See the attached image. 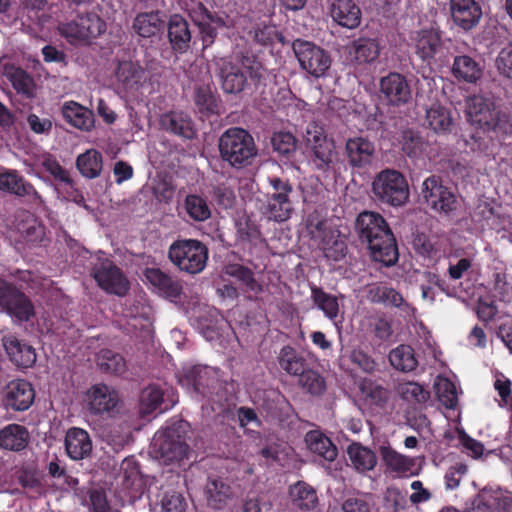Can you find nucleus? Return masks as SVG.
Here are the masks:
<instances>
[{
	"label": "nucleus",
	"mask_w": 512,
	"mask_h": 512,
	"mask_svg": "<svg viewBox=\"0 0 512 512\" xmlns=\"http://www.w3.org/2000/svg\"><path fill=\"white\" fill-rule=\"evenodd\" d=\"M65 449L72 460H82L92 451V441L84 429L70 428L65 436Z\"/></svg>",
	"instance_id": "393cba45"
},
{
	"label": "nucleus",
	"mask_w": 512,
	"mask_h": 512,
	"mask_svg": "<svg viewBox=\"0 0 512 512\" xmlns=\"http://www.w3.org/2000/svg\"><path fill=\"white\" fill-rule=\"evenodd\" d=\"M161 128H192L189 116L182 111H170L160 118Z\"/></svg>",
	"instance_id": "680f3d73"
},
{
	"label": "nucleus",
	"mask_w": 512,
	"mask_h": 512,
	"mask_svg": "<svg viewBox=\"0 0 512 512\" xmlns=\"http://www.w3.org/2000/svg\"><path fill=\"white\" fill-rule=\"evenodd\" d=\"M163 397V390L157 385H149L144 388L140 394V413L146 416L152 414L158 408H160L161 411L167 409V407L161 408Z\"/></svg>",
	"instance_id": "37998d69"
},
{
	"label": "nucleus",
	"mask_w": 512,
	"mask_h": 512,
	"mask_svg": "<svg viewBox=\"0 0 512 512\" xmlns=\"http://www.w3.org/2000/svg\"><path fill=\"white\" fill-rule=\"evenodd\" d=\"M466 117L477 128H497L498 112L494 104L482 95H473L466 101Z\"/></svg>",
	"instance_id": "dca6fc26"
},
{
	"label": "nucleus",
	"mask_w": 512,
	"mask_h": 512,
	"mask_svg": "<svg viewBox=\"0 0 512 512\" xmlns=\"http://www.w3.org/2000/svg\"><path fill=\"white\" fill-rule=\"evenodd\" d=\"M355 230L360 242L367 245L374 261L386 267L397 263L399 252L395 237L380 213L361 212L356 218Z\"/></svg>",
	"instance_id": "f257e3e1"
},
{
	"label": "nucleus",
	"mask_w": 512,
	"mask_h": 512,
	"mask_svg": "<svg viewBox=\"0 0 512 512\" xmlns=\"http://www.w3.org/2000/svg\"><path fill=\"white\" fill-rule=\"evenodd\" d=\"M389 361L395 369L403 372L413 371L417 367L414 350L408 345L393 349L389 354Z\"/></svg>",
	"instance_id": "49530a36"
},
{
	"label": "nucleus",
	"mask_w": 512,
	"mask_h": 512,
	"mask_svg": "<svg viewBox=\"0 0 512 512\" xmlns=\"http://www.w3.org/2000/svg\"><path fill=\"white\" fill-rule=\"evenodd\" d=\"M290 502L295 509L314 510L318 505L316 489L304 481H297L290 486Z\"/></svg>",
	"instance_id": "c85d7f7f"
},
{
	"label": "nucleus",
	"mask_w": 512,
	"mask_h": 512,
	"mask_svg": "<svg viewBox=\"0 0 512 512\" xmlns=\"http://www.w3.org/2000/svg\"><path fill=\"white\" fill-rule=\"evenodd\" d=\"M306 141L314 154L318 169L326 170L336 157L335 142L324 134V130H306Z\"/></svg>",
	"instance_id": "6ab92c4d"
},
{
	"label": "nucleus",
	"mask_w": 512,
	"mask_h": 512,
	"mask_svg": "<svg viewBox=\"0 0 512 512\" xmlns=\"http://www.w3.org/2000/svg\"><path fill=\"white\" fill-rule=\"evenodd\" d=\"M346 152L349 163L354 167H361L370 162L374 146L362 137L349 139L346 143Z\"/></svg>",
	"instance_id": "4c0bfd02"
},
{
	"label": "nucleus",
	"mask_w": 512,
	"mask_h": 512,
	"mask_svg": "<svg viewBox=\"0 0 512 512\" xmlns=\"http://www.w3.org/2000/svg\"><path fill=\"white\" fill-rule=\"evenodd\" d=\"M35 398V391L32 385L23 379L11 381L4 396V403L7 408L14 411H25L30 408Z\"/></svg>",
	"instance_id": "4be33fe9"
},
{
	"label": "nucleus",
	"mask_w": 512,
	"mask_h": 512,
	"mask_svg": "<svg viewBox=\"0 0 512 512\" xmlns=\"http://www.w3.org/2000/svg\"><path fill=\"white\" fill-rule=\"evenodd\" d=\"M421 194L425 203L444 217L453 218L460 208L457 196L443 185L439 176L428 177L423 182Z\"/></svg>",
	"instance_id": "1a4fd4ad"
},
{
	"label": "nucleus",
	"mask_w": 512,
	"mask_h": 512,
	"mask_svg": "<svg viewBox=\"0 0 512 512\" xmlns=\"http://www.w3.org/2000/svg\"><path fill=\"white\" fill-rule=\"evenodd\" d=\"M163 512H185L186 500L176 491L166 492L161 500Z\"/></svg>",
	"instance_id": "0e129e2a"
},
{
	"label": "nucleus",
	"mask_w": 512,
	"mask_h": 512,
	"mask_svg": "<svg viewBox=\"0 0 512 512\" xmlns=\"http://www.w3.org/2000/svg\"><path fill=\"white\" fill-rule=\"evenodd\" d=\"M307 233L311 238L321 241L329 232L326 220L322 219L319 214L311 213L308 215L306 222Z\"/></svg>",
	"instance_id": "bf43d9fd"
},
{
	"label": "nucleus",
	"mask_w": 512,
	"mask_h": 512,
	"mask_svg": "<svg viewBox=\"0 0 512 512\" xmlns=\"http://www.w3.org/2000/svg\"><path fill=\"white\" fill-rule=\"evenodd\" d=\"M465 132L461 135V142L471 151L486 150L492 142V138L487 133L488 130H465Z\"/></svg>",
	"instance_id": "3c124183"
},
{
	"label": "nucleus",
	"mask_w": 512,
	"mask_h": 512,
	"mask_svg": "<svg viewBox=\"0 0 512 512\" xmlns=\"http://www.w3.org/2000/svg\"><path fill=\"white\" fill-rule=\"evenodd\" d=\"M187 12L198 27L203 49L210 47L217 38L218 28H231L233 19L226 14L212 13L202 2L192 1Z\"/></svg>",
	"instance_id": "6e6552de"
},
{
	"label": "nucleus",
	"mask_w": 512,
	"mask_h": 512,
	"mask_svg": "<svg viewBox=\"0 0 512 512\" xmlns=\"http://www.w3.org/2000/svg\"><path fill=\"white\" fill-rule=\"evenodd\" d=\"M225 273L239 280L245 291L258 294L262 291L261 284L255 279L253 271L241 264H230L225 267Z\"/></svg>",
	"instance_id": "a18cd8bd"
},
{
	"label": "nucleus",
	"mask_w": 512,
	"mask_h": 512,
	"mask_svg": "<svg viewBox=\"0 0 512 512\" xmlns=\"http://www.w3.org/2000/svg\"><path fill=\"white\" fill-rule=\"evenodd\" d=\"M13 88L17 93L24 95L27 98H32L35 93V84L31 76L25 71H16L11 78Z\"/></svg>",
	"instance_id": "4d7b16f0"
},
{
	"label": "nucleus",
	"mask_w": 512,
	"mask_h": 512,
	"mask_svg": "<svg viewBox=\"0 0 512 512\" xmlns=\"http://www.w3.org/2000/svg\"><path fill=\"white\" fill-rule=\"evenodd\" d=\"M347 453L353 467L359 472L371 471L377 464V456L374 451L361 443L350 444Z\"/></svg>",
	"instance_id": "f704fd0d"
},
{
	"label": "nucleus",
	"mask_w": 512,
	"mask_h": 512,
	"mask_svg": "<svg viewBox=\"0 0 512 512\" xmlns=\"http://www.w3.org/2000/svg\"><path fill=\"white\" fill-rule=\"evenodd\" d=\"M0 309L19 322H28L35 316L31 299L14 283L0 278Z\"/></svg>",
	"instance_id": "9d476101"
},
{
	"label": "nucleus",
	"mask_w": 512,
	"mask_h": 512,
	"mask_svg": "<svg viewBox=\"0 0 512 512\" xmlns=\"http://www.w3.org/2000/svg\"><path fill=\"white\" fill-rule=\"evenodd\" d=\"M269 206L271 218L275 221L282 222L288 219V195L286 192L275 194L273 202Z\"/></svg>",
	"instance_id": "e2e57ef3"
},
{
	"label": "nucleus",
	"mask_w": 512,
	"mask_h": 512,
	"mask_svg": "<svg viewBox=\"0 0 512 512\" xmlns=\"http://www.w3.org/2000/svg\"><path fill=\"white\" fill-rule=\"evenodd\" d=\"M185 209L195 221H205L211 216V210L206 200L199 195H188L185 199Z\"/></svg>",
	"instance_id": "09e8293b"
},
{
	"label": "nucleus",
	"mask_w": 512,
	"mask_h": 512,
	"mask_svg": "<svg viewBox=\"0 0 512 512\" xmlns=\"http://www.w3.org/2000/svg\"><path fill=\"white\" fill-rule=\"evenodd\" d=\"M325 256L333 261L343 259L347 253V245L336 229H329L328 234L320 241Z\"/></svg>",
	"instance_id": "a19ab883"
},
{
	"label": "nucleus",
	"mask_w": 512,
	"mask_h": 512,
	"mask_svg": "<svg viewBox=\"0 0 512 512\" xmlns=\"http://www.w3.org/2000/svg\"><path fill=\"white\" fill-rule=\"evenodd\" d=\"M143 275L145 280L162 297L169 300L180 299L183 293L182 281L160 268L147 267Z\"/></svg>",
	"instance_id": "f3484780"
},
{
	"label": "nucleus",
	"mask_w": 512,
	"mask_h": 512,
	"mask_svg": "<svg viewBox=\"0 0 512 512\" xmlns=\"http://www.w3.org/2000/svg\"><path fill=\"white\" fill-rule=\"evenodd\" d=\"M496 67L500 74L512 79V43L500 50L496 58Z\"/></svg>",
	"instance_id": "774afa93"
},
{
	"label": "nucleus",
	"mask_w": 512,
	"mask_h": 512,
	"mask_svg": "<svg viewBox=\"0 0 512 512\" xmlns=\"http://www.w3.org/2000/svg\"><path fill=\"white\" fill-rule=\"evenodd\" d=\"M42 167L54 178L55 181L64 183L68 186L73 185V179L70 177L69 172L62 167L54 157H45L42 161Z\"/></svg>",
	"instance_id": "6e6d98bb"
},
{
	"label": "nucleus",
	"mask_w": 512,
	"mask_h": 512,
	"mask_svg": "<svg viewBox=\"0 0 512 512\" xmlns=\"http://www.w3.org/2000/svg\"><path fill=\"white\" fill-rule=\"evenodd\" d=\"M374 199L393 207L404 205L409 198V186L404 175L395 169H384L372 181Z\"/></svg>",
	"instance_id": "423d86ee"
},
{
	"label": "nucleus",
	"mask_w": 512,
	"mask_h": 512,
	"mask_svg": "<svg viewBox=\"0 0 512 512\" xmlns=\"http://www.w3.org/2000/svg\"><path fill=\"white\" fill-rule=\"evenodd\" d=\"M426 122L429 128H448L453 123L450 111L440 105H432L426 110Z\"/></svg>",
	"instance_id": "603ef678"
},
{
	"label": "nucleus",
	"mask_w": 512,
	"mask_h": 512,
	"mask_svg": "<svg viewBox=\"0 0 512 512\" xmlns=\"http://www.w3.org/2000/svg\"><path fill=\"white\" fill-rule=\"evenodd\" d=\"M380 50L376 38L360 37L351 43L350 55L358 64H371L378 59Z\"/></svg>",
	"instance_id": "c756f323"
},
{
	"label": "nucleus",
	"mask_w": 512,
	"mask_h": 512,
	"mask_svg": "<svg viewBox=\"0 0 512 512\" xmlns=\"http://www.w3.org/2000/svg\"><path fill=\"white\" fill-rule=\"evenodd\" d=\"M208 248L196 239H178L168 249V258L180 271L198 274L204 270L208 260Z\"/></svg>",
	"instance_id": "20e7f679"
},
{
	"label": "nucleus",
	"mask_w": 512,
	"mask_h": 512,
	"mask_svg": "<svg viewBox=\"0 0 512 512\" xmlns=\"http://www.w3.org/2000/svg\"><path fill=\"white\" fill-rule=\"evenodd\" d=\"M290 384L311 395H321L326 387L324 378L312 369L302 370L297 380H290Z\"/></svg>",
	"instance_id": "79ce46f5"
},
{
	"label": "nucleus",
	"mask_w": 512,
	"mask_h": 512,
	"mask_svg": "<svg viewBox=\"0 0 512 512\" xmlns=\"http://www.w3.org/2000/svg\"><path fill=\"white\" fill-rule=\"evenodd\" d=\"M451 72L460 82L476 84L483 76V67L469 55H458L454 57Z\"/></svg>",
	"instance_id": "a878e982"
},
{
	"label": "nucleus",
	"mask_w": 512,
	"mask_h": 512,
	"mask_svg": "<svg viewBox=\"0 0 512 512\" xmlns=\"http://www.w3.org/2000/svg\"><path fill=\"white\" fill-rule=\"evenodd\" d=\"M168 40L172 50L178 54H184L190 49L192 33L187 20L179 15L173 14L169 18Z\"/></svg>",
	"instance_id": "5701e85b"
},
{
	"label": "nucleus",
	"mask_w": 512,
	"mask_h": 512,
	"mask_svg": "<svg viewBox=\"0 0 512 512\" xmlns=\"http://www.w3.org/2000/svg\"><path fill=\"white\" fill-rule=\"evenodd\" d=\"M164 21L158 11L142 12L136 15L132 28L142 38L156 36L164 29Z\"/></svg>",
	"instance_id": "473e14b6"
},
{
	"label": "nucleus",
	"mask_w": 512,
	"mask_h": 512,
	"mask_svg": "<svg viewBox=\"0 0 512 512\" xmlns=\"http://www.w3.org/2000/svg\"><path fill=\"white\" fill-rule=\"evenodd\" d=\"M193 101L203 122L213 125L220 116V99L209 77L199 79L193 86Z\"/></svg>",
	"instance_id": "4468645a"
},
{
	"label": "nucleus",
	"mask_w": 512,
	"mask_h": 512,
	"mask_svg": "<svg viewBox=\"0 0 512 512\" xmlns=\"http://www.w3.org/2000/svg\"><path fill=\"white\" fill-rule=\"evenodd\" d=\"M21 235L27 244L40 245L45 240L46 228L40 221L33 218L23 225Z\"/></svg>",
	"instance_id": "864d4df0"
},
{
	"label": "nucleus",
	"mask_w": 512,
	"mask_h": 512,
	"mask_svg": "<svg viewBox=\"0 0 512 512\" xmlns=\"http://www.w3.org/2000/svg\"><path fill=\"white\" fill-rule=\"evenodd\" d=\"M305 443L311 452L318 454L329 462L337 458V447L319 430L307 432L305 435Z\"/></svg>",
	"instance_id": "7c9ffc66"
},
{
	"label": "nucleus",
	"mask_w": 512,
	"mask_h": 512,
	"mask_svg": "<svg viewBox=\"0 0 512 512\" xmlns=\"http://www.w3.org/2000/svg\"><path fill=\"white\" fill-rule=\"evenodd\" d=\"M92 276L98 286L108 294L124 297L130 289V283L123 271L110 260L96 265L92 269Z\"/></svg>",
	"instance_id": "2eb2a0df"
},
{
	"label": "nucleus",
	"mask_w": 512,
	"mask_h": 512,
	"mask_svg": "<svg viewBox=\"0 0 512 512\" xmlns=\"http://www.w3.org/2000/svg\"><path fill=\"white\" fill-rule=\"evenodd\" d=\"M118 392L104 384L92 385L86 393V407L90 414L102 418H113L119 412Z\"/></svg>",
	"instance_id": "f8f14e48"
},
{
	"label": "nucleus",
	"mask_w": 512,
	"mask_h": 512,
	"mask_svg": "<svg viewBox=\"0 0 512 512\" xmlns=\"http://www.w3.org/2000/svg\"><path fill=\"white\" fill-rule=\"evenodd\" d=\"M397 394L408 403H426L430 398V393L420 384L415 382H405L398 384Z\"/></svg>",
	"instance_id": "de8ad7c7"
},
{
	"label": "nucleus",
	"mask_w": 512,
	"mask_h": 512,
	"mask_svg": "<svg viewBox=\"0 0 512 512\" xmlns=\"http://www.w3.org/2000/svg\"><path fill=\"white\" fill-rule=\"evenodd\" d=\"M343 512H375L374 503L367 497H349L341 506Z\"/></svg>",
	"instance_id": "69168bd1"
},
{
	"label": "nucleus",
	"mask_w": 512,
	"mask_h": 512,
	"mask_svg": "<svg viewBox=\"0 0 512 512\" xmlns=\"http://www.w3.org/2000/svg\"><path fill=\"white\" fill-rule=\"evenodd\" d=\"M292 49L300 67L310 75L316 78L324 76L330 68V56L314 43L296 39Z\"/></svg>",
	"instance_id": "9b49d317"
},
{
	"label": "nucleus",
	"mask_w": 512,
	"mask_h": 512,
	"mask_svg": "<svg viewBox=\"0 0 512 512\" xmlns=\"http://www.w3.org/2000/svg\"><path fill=\"white\" fill-rule=\"evenodd\" d=\"M28 429L20 424H8L0 430V448L19 452L24 450L29 442Z\"/></svg>",
	"instance_id": "cd10ccee"
},
{
	"label": "nucleus",
	"mask_w": 512,
	"mask_h": 512,
	"mask_svg": "<svg viewBox=\"0 0 512 512\" xmlns=\"http://www.w3.org/2000/svg\"><path fill=\"white\" fill-rule=\"evenodd\" d=\"M312 297L317 306L330 318L338 315L339 306L336 297L323 292L319 288H312Z\"/></svg>",
	"instance_id": "5fc2aeb1"
},
{
	"label": "nucleus",
	"mask_w": 512,
	"mask_h": 512,
	"mask_svg": "<svg viewBox=\"0 0 512 512\" xmlns=\"http://www.w3.org/2000/svg\"><path fill=\"white\" fill-rule=\"evenodd\" d=\"M380 453L382 460L391 470L396 472H407L410 470L413 462L406 456L397 453L390 447L381 446Z\"/></svg>",
	"instance_id": "8fccbe9b"
},
{
	"label": "nucleus",
	"mask_w": 512,
	"mask_h": 512,
	"mask_svg": "<svg viewBox=\"0 0 512 512\" xmlns=\"http://www.w3.org/2000/svg\"><path fill=\"white\" fill-rule=\"evenodd\" d=\"M145 70L137 62L120 61L116 69V78L125 88H133L141 84Z\"/></svg>",
	"instance_id": "58836bf2"
},
{
	"label": "nucleus",
	"mask_w": 512,
	"mask_h": 512,
	"mask_svg": "<svg viewBox=\"0 0 512 512\" xmlns=\"http://www.w3.org/2000/svg\"><path fill=\"white\" fill-rule=\"evenodd\" d=\"M3 346L10 360L18 367L29 368L36 362L35 349L14 335L5 336Z\"/></svg>",
	"instance_id": "b1692460"
},
{
	"label": "nucleus",
	"mask_w": 512,
	"mask_h": 512,
	"mask_svg": "<svg viewBox=\"0 0 512 512\" xmlns=\"http://www.w3.org/2000/svg\"><path fill=\"white\" fill-rule=\"evenodd\" d=\"M219 151L222 159L235 169L251 165L257 155L249 130H225L219 140Z\"/></svg>",
	"instance_id": "7ed1b4c3"
},
{
	"label": "nucleus",
	"mask_w": 512,
	"mask_h": 512,
	"mask_svg": "<svg viewBox=\"0 0 512 512\" xmlns=\"http://www.w3.org/2000/svg\"><path fill=\"white\" fill-rule=\"evenodd\" d=\"M182 422L168 425L157 433L152 442V450L157 459L168 465L183 460L189 451Z\"/></svg>",
	"instance_id": "39448f33"
},
{
	"label": "nucleus",
	"mask_w": 512,
	"mask_h": 512,
	"mask_svg": "<svg viewBox=\"0 0 512 512\" xmlns=\"http://www.w3.org/2000/svg\"><path fill=\"white\" fill-rule=\"evenodd\" d=\"M217 76L221 89L226 94H238L247 84L248 78L254 84L263 78L264 67L252 52H244L237 63L220 59L217 63Z\"/></svg>",
	"instance_id": "f03ea898"
},
{
	"label": "nucleus",
	"mask_w": 512,
	"mask_h": 512,
	"mask_svg": "<svg viewBox=\"0 0 512 512\" xmlns=\"http://www.w3.org/2000/svg\"><path fill=\"white\" fill-rule=\"evenodd\" d=\"M449 9L455 25L465 31L472 30L482 17V9L475 0H450Z\"/></svg>",
	"instance_id": "412c9836"
},
{
	"label": "nucleus",
	"mask_w": 512,
	"mask_h": 512,
	"mask_svg": "<svg viewBox=\"0 0 512 512\" xmlns=\"http://www.w3.org/2000/svg\"><path fill=\"white\" fill-rule=\"evenodd\" d=\"M330 14L333 21L347 29H355L361 23V10L352 0H336Z\"/></svg>",
	"instance_id": "bb28decb"
},
{
	"label": "nucleus",
	"mask_w": 512,
	"mask_h": 512,
	"mask_svg": "<svg viewBox=\"0 0 512 512\" xmlns=\"http://www.w3.org/2000/svg\"><path fill=\"white\" fill-rule=\"evenodd\" d=\"M58 30L71 44H88L106 31V23L97 13L84 12L59 23Z\"/></svg>",
	"instance_id": "0eeeda50"
},
{
	"label": "nucleus",
	"mask_w": 512,
	"mask_h": 512,
	"mask_svg": "<svg viewBox=\"0 0 512 512\" xmlns=\"http://www.w3.org/2000/svg\"><path fill=\"white\" fill-rule=\"evenodd\" d=\"M416 53L424 61L432 59L441 48L440 34L433 30H422L416 37Z\"/></svg>",
	"instance_id": "e433bc0d"
},
{
	"label": "nucleus",
	"mask_w": 512,
	"mask_h": 512,
	"mask_svg": "<svg viewBox=\"0 0 512 512\" xmlns=\"http://www.w3.org/2000/svg\"><path fill=\"white\" fill-rule=\"evenodd\" d=\"M236 240L241 245H256L262 241L258 225L245 212L238 213L235 221Z\"/></svg>",
	"instance_id": "2f4dec72"
},
{
	"label": "nucleus",
	"mask_w": 512,
	"mask_h": 512,
	"mask_svg": "<svg viewBox=\"0 0 512 512\" xmlns=\"http://www.w3.org/2000/svg\"><path fill=\"white\" fill-rule=\"evenodd\" d=\"M378 301L387 303L391 306L402 308L404 311L410 310V305L406 303L402 295L393 288L386 286L376 288Z\"/></svg>",
	"instance_id": "13d9d810"
},
{
	"label": "nucleus",
	"mask_w": 512,
	"mask_h": 512,
	"mask_svg": "<svg viewBox=\"0 0 512 512\" xmlns=\"http://www.w3.org/2000/svg\"><path fill=\"white\" fill-rule=\"evenodd\" d=\"M185 378L193 390L202 397L212 402H220L223 398V385L215 369L207 366H193L186 372Z\"/></svg>",
	"instance_id": "ddd939ff"
},
{
	"label": "nucleus",
	"mask_w": 512,
	"mask_h": 512,
	"mask_svg": "<svg viewBox=\"0 0 512 512\" xmlns=\"http://www.w3.org/2000/svg\"><path fill=\"white\" fill-rule=\"evenodd\" d=\"M76 166L82 176L94 179L101 174L103 168L102 155L95 149L87 150L77 157Z\"/></svg>",
	"instance_id": "ea45409f"
},
{
	"label": "nucleus",
	"mask_w": 512,
	"mask_h": 512,
	"mask_svg": "<svg viewBox=\"0 0 512 512\" xmlns=\"http://www.w3.org/2000/svg\"><path fill=\"white\" fill-rule=\"evenodd\" d=\"M97 364L102 372L114 375H122L127 368L124 357L110 349H103L99 352Z\"/></svg>",
	"instance_id": "c03bdc74"
},
{
	"label": "nucleus",
	"mask_w": 512,
	"mask_h": 512,
	"mask_svg": "<svg viewBox=\"0 0 512 512\" xmlns=\"http://www.w3.org/2000/svg\"><path fill=\"white\" fill-rule=\"evenodd\" d=\"M0 191L26 198L29 203L37 206L44 203L34 186L26 181L16 170L0 173Z\"/></svg>",
	"instance_id": "a211bd4d"
},
{
	"label": "nucleus",
	"mask_w": 512,
	"mask_h": 512,
	"mask_svg": "<svg viewBox=\"0 0 512 512\" xmlns=\"http://www.w3.org/2000/svg\"><path fill=\"white\" fill-rule=\"evenodd\" d=\"M207 503L209 507L221 510L231 497V487L221 478H209L205 487Z\"/></svg>",
	"instance_id": "c9c22d12"
},
{
	"label": "nucleus",
	"mask_w": 512,
	"mask_h": 512,
	"mask_svg": "<svg viewBox=\"0 0 512 512\" xmlns=\"http://www.w3.org/2000/svg\"><path fill=\"white\" fill-rule=\"evenodd\" d=\"M17 479L23 488L34 489L40 486V476L35 465L22 466L17 472Z\"/></svg>",
	"instance_id": "052dcab7"
},
{
	"label": "nucleus",
	"mask_w": 512,
	"mask_h": 512,
	"mask_svg": "<svg viewBox=\"0 0 512 512\" xmlns=\"http://www.w3.org/2000/svg\"><path fill=\"white\" fill-rule=\"evenodd\" d=\"M64 119L74 128H92L94 124V114L92 110L80 105L77 102L70 101L64 104L62 108Z\"/></svg>",
	"instance_id": "72a5a7b5"
},
{
	"label": "nucleus",
	"mask_w": 512,
	"mask_h": 512,
	"mask_svg": "<svg viewBox=\"0 0 512 512\" xmlns=\"http://www.w3.org/2000/svg\"><path fill=\"white\" fill-rule=\"evenodd\" d=\"M380 92L393 106L406 104L411 98V89L406 78L397 72H391L380 79Z\"/></svg>",
	"instance_id": "aec40b11"
},
{
	"label": "nucleus",
	"mask_w": 512,
	"mask_h": 512,
	"mask_svg": "<svg viewBox=\"0 0 512 512\" xmlns=\"http://www.w3.org/2000/svg\"><path fill=\"white\" fill-rule=\"evenodd\" d=\"M384 506L392 512H399L406 506V496L397 488H387L384 493Z\"/></svg>",
	"instance_id": "338daca9"
}]
</instances>
